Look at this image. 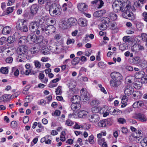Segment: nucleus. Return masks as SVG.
Masks as SVG:
<instances>
[{
    "instance_id": "nucleus-24",
    "label": "nucleus",
    "mask_w": 147,
    "mask_h": 147,
    "mask_svg": "<svg viewBox=\"0 0 147 147\" xmlns=\"http://www.w3.org/2000/svg\"><path fill=\"white\" fill-rule=\"evenodd\" d=\"M88 112L85 111H80L78 112V115L80 118H84L87 115Z\"/></svg>"
},
{
    "instance_id": "nucleus-58",
    "label": "nucleus",
    "mask_w": 147,
    "mask_h": 147,
    "mask_svg": "<svg viewBox=\"0 0 147 147\" xmlns=\"http://www.w3.org/2000/svg\"><path fill=\"white\" fill-rule=\"evenodd\" d=\"M17 123L16 121H13L11 123V125L12 128H15L17 126Z\"/></svg>"
},
{
    "instance_id": "nucleus-59",
    "label": "nucleus",
    "mask_w": 147,
    "mask_h": 147,
    "mask_svg": "<svg viewBox=\"0 0 147 147\" xmlns=\"http://www.w3.org/2000/svg\"><path fill=\"white\" fill-rule=\"evenodd\" d=\"M128 98L125 95H124L121 99V102L126 103L128 100Z\"/></svg>"
},
{
    "instance_id": "nucleus-44",
    "label": "nucleus",
    "mask_w": 147,
    "mask_h": 147,
    "mask_svg": "<svg viewBox=\"0 0 147 147\" xmlns=\"http://www.w3.org/2000/svg\"><path fill=\"white\" fill-rule=\"evenodd\" d=\"M105 109V107L102 108V109L100 110V113H102L103 114V117H105L109 115V112L107 111H106L104 112V111Z\"/></svg>"
},
{
    "instance_id": "nucleus-6",
    "label": "nucleus",
    "mask_w": 147,
    "mask_h": 147,
    "mask_svg": "<svg viewBox=\"0 0 147 147\" xmlns=\"http://www.w3.org/2000/svg\"><path fill=\"white\" fill-rule=\"evenodd\" d=\"M80 97L83 100L84 102L88 100L89 99V94L85 90L84 88H82L81 91Z\"/></svg>"
},
{
    "instance_id": "nucleus-1",
    "label": "nucleus",
    "mask_w": 147,
    "mask_h": 147,
    "mask_svg": "<svg viewBox=\"0 0 147 147\" xmlns=\"http://www.w3.org/2000/svg\"><path fill=\"white\" fill-rule=\"evenodd\" d=\"M119 3L120 4L116 6V8L114 10H121L123 12L122 16L124 18L131 20H134V14L131 10V6L129 4L125 2L123 3L121 1H120Z\"/></svg>"
},
{
    "instance_id": "nucleus-56",
    "label": "nucleus",
    "mask_w": 147,
    "mask_h": 147,
    "mask_svg": "<svg viewBox=\"0 0 147 147\" xmlns=\"http://www.w3.org/2000/svg\"><path fill=\"white\" fill-rule=\"evenodd\" d=\"M94 136L91 135L89 137L88 140L90 144H93L94 143Z\"/></svg>"
},
{
    "instance_id": "nucleus-20",
    "label": "nucleus",
    "mask_w": 147,
    "mask_h": 147,
    "mask_svg": "<svg viewBox=\"0 0 147 147\" xmlns=\"http://www.w3.org/2000/svg\"><path fill=\"white\" fill-rule=\"evenodd\" d=\"M80 97L79 96L75 95L73 96L71 98V101L73 103L79 104L80 101Z\"/></svg>"
},
{
    "instance_id": "nucleus-33",
    "label": "nucleus",
    "mask_w": 147,
    "mask_h": 147,
    "mask_svg": "<svg viewBox=\"0 0 147 147\" xmlns=\"http://www.w3.org/2000/svg\"><path fill=\"white\" fill-rule=\"evenodd\" d=\"M45 18L43 17H42L40 19H39L37 21H36V22L38 23V25L39 26V25L42 24H44L45 23Z\"/></svg>"
},
{
    "instance_id": "nucleus-21",
    "label": "nucleus",
    "mask_w": 147,
    "mask_h": 147,
    "mask_svg": "<svg viewBox=\"0 0 147 147\" xmlns=\"http://www.w3.org/2000/svg\"><path fill=\"white\" fill-rule=\"evenodd\" d=\"M11 30V28L9 26H6L4 28L3 27L1 32L3 34H9Z\"/></svg>"
},
{
    "instance_id": "nucleus-45",
    "label": "nucleus",
    "mask_w": 147,
    "mask_h": 147,
    "mask_svg": "<svg viewBox=\"0 0 147 147\" xmlns=\"http://www.w3.org/2000/svg\"><path fill=\"white\" fill-rule=\"evenodd\" d=\"M120 0H118L117 1H115L113 3L112 7L113 9L114 10L115 8H116V6L118 5H119L120 3Z\"/></svg>"
},
{
    "instance_id": "nucleus-43",
    "label": "nucleus",
    "mask_w": 147,
    "mask_h": 147,
    "mask_svg": "<svg viewBox=\"0 0 147 147\" xmlns=\"http://www.w3.org/2000/svg\"><path fill=\"white\" fill-rule=\"evenodd\" d=\"M121 113V111L117 109H113L112 112V114L113 115H118Z\"/></svg>"
},
{
    "instance_id": "nucleus-49",
    "label": "nucleus",
    "mask_w": 147,
    "mask_h": 147,
    "mask_svg": "<svg viewBox=\"0 0 147 147\" xmlns=\"http://www.w3.org/2000/svg\"><path fill=\"white\" fill-rule=\"evenodd\" d=\"M37 38H36V43H40L41 42L43 39V37L42 36H37Z\"/></svg>"
},
{
    "instance_id": "nucleus-48",
    "label": "nucleus",
    "mask_w": 147,
    "mask_h": 147,
    "mask_svg": "<svg viewBox=\"0 0 147 147\" xmlns=\"http://www.w3.org/2000/svg\"><path fill=\"white\" fill-rule=\"evenodd\" d=\"M142 40L146 42V45L147 46V34L145 33L142 34Z\"/></svg>"
},
{
    "instance_id": "nucleus-5",
    "label": "nucleus",
    "mask_w": 147,
    "mask_h": 147,
    "mask_svg": "<svg viewBox=\"0 0 147 147\" xmlns=\"http://www.w3.org/2000/svg\"><path fill=\"white\" fill-rule=\"evenodd\" d=\"M39 26L36 21L31 22L29 24V30L32 32H36L37 34H39L40 33V30L38 29Z\"/></svg>"
},
{
    "instance_id": "nucleus-31",
    "label": "nucleus",
    "mask_w": 147,
    "mask_h": 147,
    "mask_svg": "<svg viewBox=\"0 0 147 147\" xmlns=\"http://www.w3.org/2000/svg\"><path fill=\"white\" fill-rule=\"evenodd\" d=\"M140 143L143 147H147V138H144L141 141Z\"/></svg>"
},
{
    "instance_id": "nucleus-17",
    "label": "nucleus",
    "mask_w": 147,
    "mask_h": 147,
    "mask_svg": "<svg viewBox=\"0 0 147 147\" xmlns=\"http://www.w3.org/2000/svg\"><path fill=\"white\" fill-rule=\"evenodd\" d=\"M56 22L54 18H48L46 21V23L48 26H53Z\"/></svg>"
},
{
    "instance_id": "nucleus-64",
    "label": "nucleus",
    "mask_w": 147,
    "mask_h": 147,
    "mask_svg": "<svg viewBox=\"0 0 147 147\" xmlns=\"http://www.w3.org/2000/svg\"><path fill=\"white\" fill-rule=\"evenodd\" d=\"M36 49V47H34L30 49L31 53V54H35L38 52L37 50H35Z\"/></svg>"
},
{
    "instance_id": "nucleus-47",
    "label": "nucleus",
    "mask_w": 147,
    "mask_h": 147,
    "mask_svg": "<svg viewBox=\"0 0 147 147\" xmlns=\"http://www.w3.org/2000/svg\"><path fill=\"white\" fill-rule=\"evenodd\" d=\"M46 24V23L40 25H39V29L41 30L42 32L44 31V30L46 28H47V26H46L45 24Z\"/></svg>"
},
{
    "instance_id": "nucleus-9",
    "label": "nucleus",
    "mask_w": 147,
    "mask_h": 147,
    "mask_svg": "<svg viewBox=\"0 0 147 147\" xmlns=\"http://www.w3.org/2000/svg\"><path fill=\"white\" fill-rule=\"evenodd\" d=\"M78 10L82 12L86 11L88 8V6L84 3H79L77 6Z\"/></svg>"
},
{
    "instance_id": "nucleus-26",
    "label": "nucleus",
    "mask_w": 147,
    "mask_h": 147,
    "mask_svg": "<svg viewBox=\"0 0 147 147\" xmlns=\"http://www.w3.org/2000/svg\"><path fill=\"white\" fill-rule=\"evenodd\" d=\"M138 65L141 67L143 69H146L147 67V62L145 61H141Z\"/></svg>"
},
{
    "instance_id": "nucleus-2",
    "label": "nucleus",
    "mask_w": 147,
    "mask_h": 147,
    "mask_svg": "<svg viewBox=\"0 0 147 147\" xmlns=\"http://www.w3.org/2000/svg\"><path fill=\"white\" fill-rule=\"evenodd\" d=\"M110 75L112 78L110 81L111 86L115 88L118 87L123 80L122 75L119 72L115 71L112 72Z\"/></svg>"
},
{
    "instance_id": "nucleus-35",
    "label": "nucleus",
    "mask_w": 147,
    "mask_h": 147,
    "mask_svg": "<svg viewBox=\"0 0 147 147\" xmlns=\"http://www.w3.org/2000/svg\"><path fill=\"white\" fill-rule=\"evenodd\" d=\"M28 38H30L31 40L33 42L36 43V38H37V36L35 35H28Z\"/></svg>"
},
{
    "instance_id": "nucleus-57",
    "label": "nucleus",
    "mask_w": 147,
    "mask_h": 147,
    "mask_svg": "<svg viewBox=\"0 0 147 147\" xmlns=\"http://www.w3.org/2000/svg\"><path fill=\"white\" fill-rule=\"evenodd\" d=\"M107 27V26L104 24H101L99 26V28L102 30H105Z\"/></svg>"
},
{
    "instance_id": "nucleus-22",
    "label": "nucleus",
    "mask_w": 147,
    "mask_h": 147,
    "mask_svg": "<svg viewBox=\"0 0 147 147\" xmlns=\"http://www.w3.org/2000/svg\"><path fill=\"white\" fill-rule=\"evenodd\" d=\"M144 75H145L144 71H141L136 72L135 74V77L137 79H141Z\"/></svg>"
},
{
    "instance_id": "nucleus-46",
    "label": "nucleus",
    "mask_w": 147,
    "mask_h": 147,
    "mask_svg": "<svg viewBox=\"0 0 147 147\" xmlns=\"http://www.w3.org/2000/svg\"><path fill=\"white\" fill-rule=\"evenodd\" d=\"M90 104L92 105L96 106L99 104V101L96 100H94L92 101Z\"/></svg>"
},
{
    "instance_id": "nucleus-18",
    "label": "nucleus",
    "mask_w": 147,
    "mask_h": 147,
    "mask_svg": "<svg viewBox=\"0 0 147 147\" xmlns=\"http://www.w3.org/2000/svg\"><path fill=\"white\" fill-rule=\"evenodd\" d=\"M78 22L80 26L82 27L86 26L87 25V21L86 19L84 18H80L78 20Z\"/></svg>"
},
{
    "instance_id": "nucleus-13",
    "label": "nucleus",
    "mask_w": 147,
    "mask_h": 147,
    "mask_svg": "<svg viewBox=\"0 0 147 147\" xmlns=\"http://www.w3.org/2000/svg\"><path fill=\"white\" fill-rule=\"evenodd\" d=\"M112 119H109L107 120H104L100 121L98 123V125L100 127H105L107 125V124L110 121H112Z\"/></svg>"
},
{
    "instance_id": "nucleus-14",
    "label": "nucleus",
    "mask_w": 147,
    "mask_h": 147,
    "mask_svg": "<svg viewBox=\"0 0 147 147\" xmlns=\"http://www.w3.org/2000/svg\"><path fill=\"white\" fill-rule=\"evenodd\" d=\"M106 13V11L104 9L98 11L94 13L93 16L95 17L98 18L103 16Z\"/></svg>"
},
{
    "instance_id": "nucleus-38",
    "label": "nucleus",
    "mask_w": 147,
    "mask_h": 147,
    "mask_svg": "<svg viewBox=\"0 0 147 147\" xmlns=\"http://www.w3.org/2000/svg\"><path fill=\"white\" fill-rule=\"evenodd\" d=\"M91 111L93 113H97L100 111L99 108L96 106L93 107L91 109Z\"/></svg>"
},
{
    "instance_id": "nucleus-32",
    "label": "nucleus",
    "mask_w": 147,
    "mask_h": 147,
    "mask_svg": "<svg viewBox=\"0 0 147 147\" xmlns=\"http://www.w3.org/2000/svg\"><path fill=\"white\" fill-rule=\"evenodd\" d=\"M55 92L56 95H61L62 93V86H59L56 89Z\"/></svg>"
},
{
    "instance_id": "nucleus-42",
    "label": "nucleus",
    "mask_w": 147,
    "mask_h": 147,
    "mask_svg": "<svg viewBox=\"0 0 147 147\" xmlns=\"http://www.w3.org/2000/svg\"><path fill=\"white\" fill-rule=\"evenodd\" d=\"M8 42L10 44L13 43L15 41V39L14 37L9 36L7 38Z\"/></svg>"
},
{
    "instance_id": "nucleus-41",
    "label": "nucleus",
    "mask_w": 147,
    "mask_h": 147,
    "mask_svg": "<svg viewBox=\"0 0 147 147\" xmlns=\"http://www.w3.org/2000/svg\"><path fill=\"white\" fill-rule=\"evenodd\" d=\"M35 67L38 69H39L41 67V65L40 63L38 61H34Z\"/></svg>"
},
{
    "instance_id": "nucleus-54",
    "label": "nucleus",
    "mask_w": 147,
    "mask_h": 147,
    "mask_svg": "<svg viewBox=\"0 0 147 147\" xmlns=\"http://www.w3.org/2000/svg\"><path fill=\"white\" fill-rule=\"evenodd\" d=\"M141 61L140 58L138 57H136L134 58V62L135 63L137 64L138 65L139 63Z\"/></svg>"
},
{
    "instance_id": "nucleus-34",
    "label": "nucleus",
    "mask_w": 147,
    "mask_h": 147,
    "mask_svg": "<svg viewBox=\"0 0 147 147\" xmlns=\"http://www.w3.org/2000/svg\"><path fill=\"white\" fill-rule=\"evenodd\" d=\"M30 87V85H27L26 86L24 89L23 93L25 94H28V91Z\"/></svg>"
},
{
    "instance_id": "nucleus-37",
    "label": "nucleus",
    "mask_w": 147,
    "mask_h": 147,
    "mask_svg": "<svg viewBox=\"0 0 147 147\" xmlns=\"http://www.w3.org/2000/svg\"><path fill=\"white\" fill-rule=\"evenodd\" d=\"M24 36H22V37H20L18 40V42L20 45H24L23 44H24L26 41L24 39Z\"/></svg>"
},
{
    "instance_id": "nucleus-7",
    "label": "nucleus",
    "mask_w": 147,
    "mask_h": 147,
    "mask_svg": "<svg viewBox=\"0 0 147 147\" xmlns=\"http://www.w3.org/2000/svg\"><path fill=\"white\" fill-rule=\"evenodd\" d=\"M88 119L89 120L93 123L98 122L99 120V117L98 115L96 114H93L90 115Z\"/></svg>"
},
{
    "instance_id": "nucleus-53",
    "label": "nucleus",
    "mask_w": 147,
    "mask_h": 147,
    "mask_svg": "<svg viewBox=\"0 0 147 147\" xmlns=\"http://www.w3.org/2000/svg\"><path fill=\"white\" fill-rule=\"evenodd\" d=\"M141 81L143 83H147V75H144L141 79Z\"/></svg>"
},
{
    "instance_id": "nucleus-60",
    "label": "nucleus",
    "mask_w": 147,
    "mask_h": 147,
    "mask_svg": "<svg viewBox=\"0 0 147 147\" xmlns=\"http://www.w3.org/2000/svg\"><path fill=\"white\" fill-rule=\"evenodd\" d=\"M75 42V40L74 39L69 38L67 40V45H69L72 43H74Z\"/></svg>"
},
{
    "instance_id": "nucleus-15",
    "label": "nucleus",
    "mask_w": 147,
    "mask_h": 147,
    "mask_svg": "<svg viewBox=\"0 0 147 147\" xmlns=\"http://www.w3.org/2000/svg\"><path fill=\"white\" fill-rule=\"evenodd\" d=\"M26 22V20L25 19L19 20L16 23V28L17 29L20 30L21 27Z\"/></svg>"
},
{
    "instance_id": "nucleus-63",
    "label": "nucleus",
    "mask_w": 147,
    "mask_h": 147,
    "mask_svg": "<svg viewBox=\"0 0 147 147\" xmlns=\"http://www.w3.org/2000/svg\"><path fill=\"white\" fill-rule=\"evenodd\" d=\"M13 70L15 71L14 73V75L16 76H18L19 74L18 69H16L15 68L13 67Z\"/></svg>"
},
{
    "instance_id": "nucleus-62",
    "label": "nucleus",
    "mask_w": 147,
    "mask_h": 147,
    "mask_svg": "<svg viewBox=\"0 0 147 147\" xmlns=\"http://www.w3.org/2000/svg\"><path fill=\"white\" fill-rule=\"evenodd\" d=\"M53 83L51 82L48 84V86L50 88H53L57 86V84H53Z\"/></svg>"
},
{
    "instance_id": "nucleus-25",
    "label": "nucleus",
    "mask_w": 147,
    "mask_h": 147,
    "mask_svg": "<svg viewBox=\"0 0 147 147\" xmlns=\"http://www.w3.org/2000/svg\"><path fill=\"white\" fill-rule=\"evenodd\" d=\"M143 103V102L141 101H138L134 102L132 106L133 108H136L142 106Z\"/></svg>"
},
{
    "instance_id": "nucleus-29",
    "label": "nucleus",
    "mask_w": 147,
    "mask_h": 147,
    "mask_svg": "<svg viewBox=\"0 0 147 147\" xmlns=\"http://www.w3.org/2000/svg\"><path fill=\"white\" fill-rule=\"evenodd\" d=\"M22 32H26L28 30V28L26 24H24L22 26L20 30Z\"/></svg>"
},
{
    "instance_id": "nucleus-39",
    "label": "nucleus",
    "mask_w": 147,
    "mask_h": 147,
    "mask_svg": "<svg viewBox=\"0 0 147 147\" xmlns=\"http://www.w3.org/2000/svg\"><path fill=\"white\" fill-rule=\"evenodd\" d=\"M143 83L141 81V82L138 81H136L135 83V86H136V88L138 89H140L142 86Z\"/></svg>"
},
{
    "instance_id": "nucleus-3",
    "label": "nucleus",
    "mask_w": 147,
    "mask_h": 147,
    "mask_svg": "<svg viewBox=\"0 0 147 147\" xmlns=\"http://www.w3.org/2000/svg\"><path fill=\"white\" fill-rule=\"evenodd\" d=\"M28 47L24 45L19 46L17 49V54L18 57L24 60H27L28 58Z\"/></svg>"
},
{
    "instance_id": "nucleus-61",
    "label": "nucleus",
    "mask_w": 147,
    "mask_h": 147,
    "mask_svg": "<svg viewBox=\"0 0 147 147\" xmlns=\"http://www.w3.org/2000/svg\"><path fill=\"white\" fill-rule=\"evenodd\" d=\"M13 7H9L7 9L6 13L7 14L11 13L13 11Z\"/></svg>"
},
{
    "instance_id": "nucleus-28",
    "label": "nucleus",
    "mask_w": 147,
    "mask_h": 147,
    "mask_svg": "<svg viewBox=\"0 0 147 147\" xmlns=\"http://www.w3.org/2000/svg\"><path fill=\"white\" fill-rule=\"evenodd\" d=\"M133 97L134 99H137L140 97L141 94L140 92L138 91L133 92Z\"/></svg>"
},
{
    "instance_id": "nucleus-19",
    "label": "nucleus",
    "mask_w": 147,
    "mask_h": 147,
    "mask_svg": "<svg viewBox=\"0 0 147 147\" xmlns=\"http://www.w3.org/2000/svg\"><path fill=\"white\" fill-rule=\"evenodd\" d=\"M71 107L74 111H76L80 109V105L79 104L73 103L71 106Z\"/></svg>"
},
{
    "instance_id": "nucleus-50",
    "label": "nucleus",
    "mask_w": 147,
    "mask_h": 147,
    "mask_svg": "<svg viewBox=\"0 0 147 147\" xmlns=\"http://www.w3.org/2000/svg\"><path fill=\"white\" fill-rule=\"evenodd\" d=\"M131 49L135 52L139 50V44H135L132 47Z\"/></svg>"
},
{
    "instance_id": "nucleus-10",
    "label": "nucleus",
    "mask_w": 147,
    "mask_h": 147,
    "mask_svg": "<svg viewBox=\"0 0 147 147\" xmlns=\"http://www.w3.org/2000/svg\"><path fill=\"white\" fill-rule=\"evenodd\" d=\"M135 118L139 119L141 121L146 122L147 121L146 116L144 114L141 113H138L136 114Z\"/></svg>"
},
{
    "instance_id": "nucleus-23",
    "label": "nucleus",
    "mask_w": 147,
    "mask_h": 147,
    "mask_svg": "<svg viewBox=\"0 0 147 147\" xmlns=\"http://www.w3.org/2000/svg\"><path fill=\"white\" fill-rule=\"evenodd\" d=\"M12 96L10 94H4L0 98V100H3V101H7V100L11 99Z\"/></svg>"
},
{
    "instance_id": "nucleus-55",
    "label": "nucleus",
    "mask_w": 147,
    "mask_h": 147,
    "mask_svg": "<svg viewBox=\"0 0 147 147\" xmlns=\"http://www.w3.org/2000/svg\"><path fill=\"white\" fill-rule=\"evenodd\" d=\"M118 121L121 124H124L126 122L125 119L123 118H120L118 119Z\"/></svg>"
},
{
    "instance_id": "nucleus-8",
    "label": "nucleus",
    "mask_w": 147,
    "mask_h": 147,
    "mask_svg": "<svg viewBox=\"0 0 147 147\" xmlns=\"http://www.w3.org/2000/svg\"><path fill=\"white\" fill-rule=\"evenodd\" d=\"M92 4L94 5L98 8H100L103 6L104 2L102 0H95L91 2Z\"/></svg>"
},
{
    "instance_id": "nucleus-51",
    "label": "nucleus",
    "mask_w": 147,
    "mask_h": 147,
    "mask_svg": "<svg viewBox=\"0 0 147 147\" xmlns=\"http://www.w3.org/2000/svg\"><path fill=\"white\" fill-rule=\"evenodd\" d=\"M127 47V45L125 44H124L120 45L119 46V49L120 50L123 51L125 50Z\"/></svg>"
},
{
    "instance_id": "nucleus-52",
    "label": "nucleus",
    "mask_w": 147,
    "mask_h": 147,
    "mask_svg": "<svg viewBox=\"0 0 147 147\" xmlns=\"http://www.w3.org/2000/svg\"><path fill=\"white\" fill-rule=\"evenodd\" d=\"M65 124L68 126H71L74 124V123L71 120L68 119L65 122Z\"/></svg>"
},
{
    "instance_id": "nucleus-16",
    "label": "nucleus",
    "mask_w": 147,
    "mask_h": 147,
    "mask_svg": "<svg viewBox=\"0 0 147 147\" xmlns=\"http://www.w3.org/2000/svg\"><path fill=\"white\" fill-rule=\"evenodd\" d=\"M68 23L70 26H75L77 25V21L75 18H71L68 19Z\"/></svg>"
},
{
    "instance_id": "nucleus-30",
    "label": "nucleus",
    "mask_w": 147,
    "mask_h": 147,
    "mask_svg": "<svg viewBox=\"0 0 147 147\" xmlns=\"http://www.w3.org/2000/svg\"><path fill=\"white\" fill-rule=\"evenodd\" d=\"M101 21L103 24H109L110 21V19L107 17H104L102 18Z\"/></svg>"
},
{
    "instance_id": "nucleus-12",
    "label": "nucleus",
    "mask_w": 147,
    "mask_h": 147,
    "mask_svg": "<svg viewBox=\"0 0 147 147\" xmlns=\"http://www.w3.org/2000/svg\"><path fill=\"white\" fill-rule=\"evenodd\" d=\"M39 8L38 5L34 4L31 6L30 11L31 13L33 14H35L37 12Z\"/></svg>"
},
{
    "instance_id": "nucleus-27",
    "label": "nucleus",
    "mask_w": 147,
    "mask_h": 147,
    "mask_svg": "<svg viewBox=\"0 0 147 147\" xmlns=\"http://www.w3.org/2000/svg\"><path fill=\"white\" fill-rule=\"evenodd\" d=\"M80 58L77 57L74 58L71 61V64L73 65L77 64L80 62Z\"/></svg>"
},
{
    "instance_id": "nucleus-4",
    "label": "nucleus",
    "mask_w": 147,
    "mask_h": 147,
    "mask_svg": "<svg viewBox=\"0 0 147 147\" xmlns=\"http://www.w3.org/2000/svg\"><path fill=\"white\" fill-rule=\"evenodd\" d=\"M59 6H57V4L53 3L49 7V12L51 16H55L59 14Z\"/></svg>"
},
{
    "instance_id": "nucleus-11",
    "label": "nucleus",
    "mask_w": 147,
    "mask_h": 147,
    "mask_svg": "<svg viewBox=\"0 0 147 147\" xmlns=\"http://www.w3.org/2000/svg\"><path fill=\"white\" fill-rule=\"evenodd\" d=\"M134 91V89L129 86H127L125 88L124 93L125 95L129 96L133 93Z\"/></svg>"
},
{
    "instance_id": "nucleus-36",
    "label": "nucleus",
    "mask_w": 147,
    "mask_h": 147,
    "mask_svg": "<svg viewBox=\"0 0 147 147\" xmlns=\"http://www.w3.org/2000/svg\"><path fill=\"white\" fill-rule=\"evenodd\" d=\"M0 72L3 74H7L8 72V69L6 67H2L0 69Z\"/></svg>"
},
{
    "instance_id": "nucleus-40",
    "label": "nucleus",
    "mask_w": 147,
    "mask_h": 147,
    "mask_svg": "<svg viewBox=\"0 0 147 147\" xmlns=\"http://www.w3.org/2000/svg\"><path fill=\"white\" fill-rule=\"evenodd\" d=\"M49 30V32H50V34H52L53 33H54L55 31V28L53 26H49L47 27Z\"/></svg>"
}]
</instances>
